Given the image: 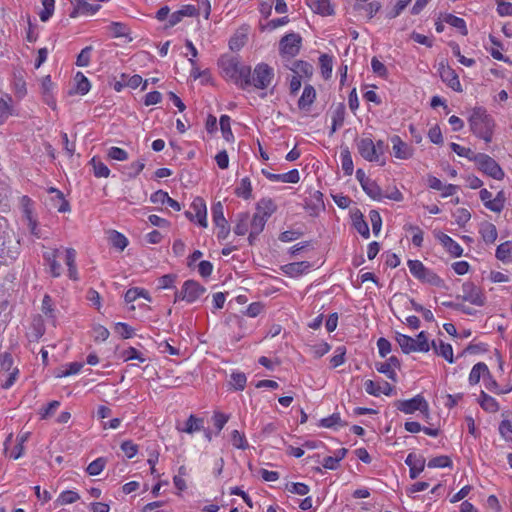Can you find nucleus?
Segmentation results:
<instances>
[{"label": "nucleus", "mask_w": 512, "mask_h": 512, "mask_svg": "<svg viewBox=\"0 0 512 512\" xmlns=\"http://www.w3.org/2000/svg\"><path fill=\"white\" fill-rule=\"evenodd\" d=\"M219 66L223 76L226 79L233 81L241 89H246L250 86L251 79L249 66L240 65L233 58H222L219 61Z\"/></svg>", "instance_id": "f257e3e1"}, {"label": "nucleus", "mask_w": 512, "mask_h": 512, "mask_svg": "<svg viewBox=\"0 0 512 512\" xmlns=\"http://www.w3.org/2000/svg\"><path fill=\"white\" fill-rule=\"evenodd\" d=\"M472 132L485 142H490L494 123L487 111L482 107H475L469 117Z\"/></svg>", "instance_id": "f03ea898"}, {"label": "nucleus", "mask_w": 512, "mask_h": 512, "mask_svg": "<svg viewBox=\"0 0 512 512\" xmlns=\"http://www.w3.org/2000/svg\"><path fill=\"white\" fill-rule=\"evenodd\" d=\"M358 153L369 162H378L384 154V142H373L371 138H361L356 142Z\"/></svg>", "instance_id": "7ed1b4c3"}, {"label": "nucleus", "mask_w": 512, "mask_h": 512, "mask_svg": "<svg viewBox=\"0 0 512 512\" xmlns=\"http://www.w3.org/2000/svg\"><path fill=\"white\" fill-rule=\"evenodd\" d=\"M274 78V70L265 63H259L255 66L253 72L250 71V86L256 89H267Z\"/></svg>", "instance_id": "20e7f679"}, {"label": "nucleus", "mask_w": 512, "mask_h": 512, "mask_svg": "<svg viewBox=\"0 0 512 512\" xmlns=\"http://www.w3.org/2000/svg\"><path fill=\"white\" fill-rule=\"evenodd\" d=\"M475 162L482 172L492 177L493 179L502 180L504 178V171L490 156L486 154H478L475 157Z\"/></svg>", "instance_id": "39448f33"}, {"label": "nucleus", "mask_w": 512, "mask_h": 512, "mask_svg": "<svg viewBox=\"0 0 512 512\" xmlns=\"http://www.w3.org/2000/svg\"><path fill=\"white\" fill-rule=\"evenodd\" d=\"M205 291L206 289L198 282L188 280L184 282L181 291L176 292L175 302L178 300H184L188 303H193L198 300L205 293Z\"/></svg>", "instance_id": "423d86ee"}, {"label": "nucleus", "mask_w": 512, "mask_h": 512, "mask_svg": "<svg viewBox=\"0 0 512 512\" xmlns=\"http://www.w3.org/2000/svg\"><path fill=\"white\" fill-rule=\"evenodd\" d=\"M302 38L297 33L285 35L279 42V51L283 57H295L301 48Z\"/></svg>", "instance_id": "0eeeda50"}, {"label": "nucleus", "mask_w": 512, "mask_h": 512, "mask_svg": "<svg viewBox=\"0 0 512 512\" xmlns=\"http://www.w3.org/2000/svg\"><path fill=\"white\" fill-rule=\"evenodd\" d=\"M408 267L410 273L421 281L432 285H438L441 282V279L434 272L427 269L419 260H409Z\"/></svg>", "instance_id": "6e6552de"}, {"label": "nucleus", "mask_w": 512, "mask_h": 512, "mask_svg": "<svg viewBox=\"0 0 512 512\" xmlns=\"http://www.w3.org/2000/svg\"><path fill=\"white\" fill-rule=\"evenodd\" d=\"M186 217L191 221H196L200 226L206 228L207 223V208L204 200L197 197L190 205V210L186 211Z\"/></svg>", "instance_id": "1a4fd4ad"}, {"label": "nucleus", "mask_w": 512, "mask_h": 512, "mask_svg": "<svg viewBox=\"0 0 512 512\" xmlns=\"http://www.w3.org/2000/svg\"><path fill=\"white\" fill-rule=\"evenodd\" d=\"M213 222L218 229L217 237L219 239H226L230 232V226L224 217V208L221 202H217L212 207Z\"/></svg>", "instance_id": "9d476101"}, {"label": "nucleus", "mask_w": 512, "mask_h": 512, "mask_svg": "<svg viewBox=\"0 0 512 512\" xmlns=\"http://www.w3.org/2000/svg\"><path fill=\"white\" fill-rule=\"evenodd\" d=\"M397 408L405 414H412L417 410L427 414L428 403L421 395H417L409 400L399 401Z\"/></svg>", "instance_id": "9b49d317"}, {"label": "nucleus", "mask_w": 512, "mask_h": 512, "mask_svg": "<svg viewBox=\"0 0 512 512\" xmlns=\"http://www.w3.org/2000/svg\"><path fill=\"white\" fill-rule=\"evenodd\" d=\"M438 73L443 82H445L451 89L457 92L462 91V86L456 72L447 64L441 62L439 64Z\"/></svg>", "instance_id": "f8f14e48"}, {"label": "nucleus", "mask_w": 512, "mask_h": 512, "mask_svg": "<svg viewBox=\"0 0 512 512\" xmlns=\"http://www.w3.org/2000/svg\"><path fill=\"white\" fill-rule=\"evenodd\" d=\"M392 153L397 159L407 160L414 154V149L404 142L398 135L391 137Z\"/></svg>", "instance_id": "ddd939ff"}, {"label": "nucleus", "mask_w": 512, "mask_h": 512, "mask_svg": "<svg viewBox=\"0 0 512 512\" xmlns=\"http://www.w3.org/2000/svg\"><path fill=\"white\" fill-rule=\"evenodd\" d=\"M462 298L463 300L476 305V306H483L485 303V297L477 286H475L473 283H465L462 287Z\"/></svg>", "instance_id": "4468645a"}, {"label": "nucleus", "mask_w": 512, "mask_h": 512, "mask_svg": "<svg viewBox=\"0 0 512 512\" xmlns=\"http://www.w3.org/2000/svg\"><path fill=\"white\" fill-rule=\"evenodd\" d=\"M405 464L409 466V475L411 479H416L425 468V458L414 453L408 454Z\"/></svg>", "instance_id": "2eb2a0df"}, {"label": "nucleus", "mask_w": 512, "mask_h": 512, "mask_svg": "<svg viewBox=\"0 0 512 512\" xmlns=\"http://www.w3.org/2000/svg\"><path fill=\"white\" fill-rule=\"evenodd\" d=\"M365 391L369 395L379 396L381 394L391 395L393 387L386 381L374 382L373 380H367L364 384Z\"/></svg>", "instance_id": "dca6fc26"}, {"label": "nucleus", "mask_w": 512, "mask_h": 512, "mask_svg": "<svg viewBox=\"0 0 512 512\" xmlns=\"http://www.w3.org/2000/svg\"><path fill=\"white\" fill-rule=\"evenodd\" d=\"M262 173L266 176L267 179L273 182H282V183H298L300 180L299 171L297 169H292L289 172L283 174H274L268 172L266 170H262Z\"/></svg>", "instance_id": "f3484780"}, {"label": "nucleus", "mask_w": 512, "mask_h": 512, "mask_svg": "<svg viewBox=\"0 0 512 512\" xmlns=\"http://www.w3.org/2000/svg\"><path fill=\"white\" fill-rule=\"evenodd\" d=\"M400 366L399 360L391 356L386 362L376 363L375 367L379 373L385 374L392 381L397 380L395 369Z\"/></svg>", "instance_id": "a211bd4d"}, {"label": "nucleus", "mask_w": 512, "mask_h": 512, "mask_svg": "<svg viewBox=\"0 0 512 512\" xmlns=\"http://www.w3.org/2000/svg\"><path fill=\"white\" fill-rule=\"evenodd\" d=\"M311 268V264L307 261L294 262L281 266V270L289 277H299L307 273Z\"/></svg>", "instance_id": "6ab92c4d"}, {"label": "nucleus", "mask_w": 512, "mask_h": 512, "mask_svg": "<svg viewBox=\"0 0 512 512\" xmlns=\"http://www.w3.org/2000/svg\"><path fill=\"white\" fill-rule=\"evenodd\" d=\"M54 85L49 75L45 76L41 80V93L44 102L50 106L53 110L56 109V100L53 96Z\"/></svg>", "instance_id": "aec40b11"}, {"label": "nucleus", "mask_w": 512, "mask_h": 512, "mask_svg": "<svg viewBox=\"0 0 512 512\" xmlns=\"http://www.w3.org/2000/svg\"><path fill=\"white\" fill-rule=\"evenodd\" d=\"M437 239L443 247L454 257H460L463 253L462 247L454 241L450 236L444 233H438Z\"/></svg>", "instance_id": "412c9836"}, {"label": "nucleus", "mask_w": 512, "mask_h": 512, "mask_svg": "<svg viewBox=\"0 0 512 512\" xmlns=\"http://www.w3.org/2000/svg\"><path fill=\"white\" fill-rule=\"evenodd\" d=\"M48 192L51 194L50 201L54 208L62 213L70 211V205L64 199V195L60 190L51 187L48 189Z\"/></svg>", "instance_id": "4be33fe9"}, {"label": "nucleus", "mask_w": 512, "mask_h": 512, "mask_svg": "<svg viewBox=\"0 0 512 512\" xmlns=\"http://www.w3.org/2000/svg\"><path fill=\"white\" fill-rule=\"evenodd\" d=\"M150 200L154 204H162V205L167 204L169 207H171L175 211L181 210L180 203L177 202L176 200L172 199L168 195V193L163 190H158V191L154 192L151 195Z\"/></svg>", "instance_id": "5701e85b"}, {"label": "nucleus", "mask_w": 512, "mask_h": 512, "mask_svg": "<svg viewBox=\"0 0 512 512\" xmlns=\"http://www.w3.org/2000/svg\"><path fill=\"white\" fill-rule=\"evenodd\" d=\"M58 254L59 249H52L43 254L44 260L48 264L49 271L53 277H59L61 275V265L57 261Z\"/></svg>", "instance_id": "b1692460"}, {"label": "nucleus", "mask_w": 512, "mask_h": 512, "mask_svg": "<svg viewBox=\"0 0 512 512\" xmlns=\"http://www.w3.org/2000/svg\"><path fill=\"white\" fill-rule=\"evenodd\" d=\"M306 3L313 12L323 16L332 15L334 12L330 0H306Z\"/></svg>", "instance_id": "393cba45"}, {"label": "nucleus", "mask_w": 512, "mask_h": 512, "mask_svg": "<svg viewBox=\"0 0 512 512\" xmlns=\"http://www.w3.org/2000/svg\"><path fill=\"white\" fill-rule=\"evenodd\" d=\"M479 233L486 244H493L498 236L496 226L490 222L481 223Z\"/></svg>", "instance_id": "a878e982"}, {"label": "nucleus", "mask_w": 512, "mask_h": 512, "mask_svg": "<svg viewBox=\"0 0 512 512\" xmlns=\"http://www.w3.org/2000/svg\"><path fill=\"white\" fill-rule=\"evenodd\" d=\"M91 0H74L75 10L72 13L74 16L76 13L92 15L100 9L99 4L90 3Z\"/></svg>", "instance_id": "bb28decb"}, {"label": "nucleus", "mask_w": 512, "mask_h": 512, "mask_svg": "<svg viewBox=\"0 0 512 512\" xmlns=\"http://www.w3.org/2000/svg\"><path fill=\"white\" fill-rule=\"evenodd\" d=\"M316 98V91L313 86L306 85L302 92V95L298 101V106L302 110H309Z\"/></svg>", "instance_id": "cd10ccee"}, {"label": "nucleus", "mask_w": 512, "mask_h": 512, "mask_svg": "<svg viewBox=\"0 0 512 512\" xmlns=\"http://www.w3.org/2000/svg\"><path fill=\"white\" fill-rule=\"evenodd\" d=\"M276 208L277 206L272 199L263 198L257 203L256 212L268 220L276 211Z\"/></svg>", "instance_id": "c85d7f7f"}, {"label": "nucleus", "mask_w": 512, "mask_h": 512, "mask_svg": "<svg viewBox=\"0 0 512 512\" xmlns=\"http://www.w3.org/2000/svg\"><path fill=\"white\" fill-rule=\"evenodd\" d=\"M203 423V419L197 418L194 415H190L185 423V427L181 428L177 426V430L187 434H193L203 429Z\"/></svg>", "instance_id": "c756f323"}, {"label": "nucleus", "mask_w": 512, "mask_h": 512, "mask_svg": "<svg viewBox=\"0 0 512 512\" xmlns=\"http://www.w3.org/2000/svg\"><path fill=\"white\" fill-rule=\"evenodd\" d=\"M249 222H250V227H251L250 234H249V240L251 241L252 238L256 237L263 231L265 224L267 222V219L264 218L263 216H261L260 214H258L257 212H255L252 220Z\"/></svg>", "instance_id": "7c9ffc66"}, {"label": "nucleus", "mask_w": 512, "mask_h": 512, "mask_svg": "<svg viewBox=\"0 0 512 512\" xmlns=\"http://www.w3.org/2000/svg\"><path fill=\"white\" fill-rule=\"evenodd\" d=\"M66 257L65 262L68 266V276L72 280H77V267H76V251L73 248H67L65 250Z\"/></svg>", "instance_id": "2f4dec72"}, {"label": "nucleus", "mask_w": 512, "mask_h": 512, "mask_svg": "<svg viewBox=\"0 0 512 512\" xmlns=\"http://www.w3.org/2000/svg\"><path fill=\"white\" fill-rule=\"evenodd\" d=\"M478 403L480 404L481 408L489 413H495L499 410V404L498 402L490 395L482 391L480 393Z\"/></svg>", "instance_id": "473e14b6"}, {"label": "nucleus", "mask_w": 512, "mask_h": 512, "mask_svg": "<svg viewBox=\"0 0 512 512\" xmlns=\"http://www.w3.org/2000/svg\"><path fill=\"white\" fill-rule=\"evenodd\" d=\"M489 375L488 367L485 363L479 362L475 364L469 374V382L471 385L477 384L481 377Z\"/></svg>", "instance_id": "72a5a7b5"}, {"label": "nucleus", "mask_w": 512, "mask_h": 512, "mask_svg": "<svg viewBox=\"0 0 512 512\" xmlns=\"http://www.w3.org/2000/svg\"><path fill=\"white\" fill-rule=\"evenodd\" d=\"M341 166L347 176H351L354 171V165L351 153L348 147H343L340 152Z\"/></svg>", "instance_id": "f704fd0d"}, {"label": "nucleus", "mask_w": 512, "mask_h": 512, "mask_svg": "<svg viewBox=\"0 0 512 512\" xmlns=\"http://www.w3.org/2000/svg\"><path fill=\"white\" fill-rule=\"evenodd\" d=\"M432 347L438 355L442 356L450 363L453 362V349L450 344L444 343L441 340L438 343L436 341H433Z\"/></svg>", "instance_id": "c9c22d12"}, {"label": "nucleus", "mask_w": 512, "mask_h": 512, "mask_svg": "<svg viewBox=\"0 0 512 512\" xmlns=\"http://www.w3.org/2000/svg\"><path fill=\"white\" fill-rule=\"evenodd\" d=\"M396 341L404 353L408 354L411 352H417L414 338L404 334L397 333Z\"/></svg>", "instance_id": "e433bc0d"}, {"label": "nucleus", "mask_w": 512, "mask_h": 512, "mask_svg": "<svg viewBox=\"0 0 512 512\" xmlns=\"http://www.w3.org/2000/svg\"><path fill=\"white\" fill-rule=\"evenodd\" d=\"M496 258L502 262L512 261V242L501 243L496 249Z\"/></svg>", "instance_id": "4c0bfd02"}, {"label": "nucleus", "mask_w": 512, "mask_h": 512, "mask_svg": "<svg viewBox=\"0 0 512 512\" xmlns=\"http://www.w3.org/2000/svg\"><path fill=\"white\" fill-rule=\"evenodd\" d=\"M250 217L248 213H240L237 215L236 224L234 226L235 234L243 236L248 232Z\"/></svg>", "instance_id": "58836bf2"}, {"label": "nucleus", "mask_w": 512, "mask_h": 512, "mask_svg": "<svg viewBox=\"0 0 512 512\" xmlns=\"http://www.w3.org/2000/svg\"><path fill=\"white\" fill-rule=\"evenodd\" d=\"M291 70L296 74L295 76L310 77L313 74V66L305 61H295Z\"/></svg>", "instance_id": "ea45409f"}, {"label": "nucleus", "mask_w": 512, "mask_h": 512, "mask_svg": "<svg viewBox=\"0 0 512 512\" xmlns=\"http://www.w3.org/2000/svg\"><path fill=\"white\" fill-rule=\"evenodd\" d=\"M362 189L366 192L368 196H370L372 199L380 200L382 198V191L381 188L378 186V184L372 180L369 179L368 181H365V184L362 186Z\"/></svg>", "instance_id": "a19ab883"}, {"label": "nucleus", "mask_w": 512, "mask_h": 512, "mask_svg": "<svg viewBox=\"0 0 512 512\" xmlns=\"http://www.w3.org/2000/svg\"><path fill=\"white\" fill-rule=\"evenodd\" d=\"M109 241L113 247L120 251H123L128 245V239L123 234L115 230L110 232Z\"/></svg>", "instance_id": "79ce46f5"}, {"label": "nucleus", "mask_w": 512, "mask_h": 512, "mask_svg": "<svg viewBox=\"0 0 512 512\" xmlns=\"http://www.w3.org/2000/svg\"><path fill=\"white\" fill-rule=\"evenodd\" d=\"M235 193L237 196L242 197L244 199H249L252 195V185L251 181L248 177L241 179L239 185L237 186Z\"/></svg>", "instance_id": "37998d69"}, {"label": "nucleus", "mask_w": 512, "mask_h": 512, "mask_svg": "<svg viewBox=\"0 0 512 512\" xmlns=\"http://www.w3.org/2000/svg\"><path fill=\"white\" fill-rule=\"evenodd\" d=\"M444 22L460 30L462 35H467L466 23L462 18L448 14L444 17Z\"/></svg>", "instance_id": "c03bdc74"}, {"label": "nucleus", "mask_w": 512, "mask_h": 512, "mask_svg": "<svg viewBox=\"0 0 512 512\" xmlns=\"http://www.w3.org/2000/svg\"><path fill=\"white\" fill-rule=\"evenodd\" d=\"M91 165L93 166L94 175L98 178H107L110 175V170L106 164L97 160L96 158H92Z\"/></svg>", "instance_id": "a18cd8bd"}, {"label": "nucleus", "mask_w": 512, "mask_h": 512, "mask_svg": "<svg viewBox=\"0 0 512 512\" xmlns=\"http://www.w3.org/2000/svg\"><path fill=\"white\" fill-rule=\"evenodd\" d=\"M75 81H76V92L85 95L90 90V82L89 80L83 75V73L78 72L75 75Z\"/></svg>", "instance_id": "49530a36"}, {"label": "nucleus", "mask_w": 512, "mask_h": 512, "mask_svg": "<svg viewBox=\"0 0 512 512\" xmlns=\"http://www.w3.org/2000/svg\"><path fill=\"white\" fill-rule=\"evenodd\" d=\"M321 74L325 79L330 78L332 73V58L327 54H323L319 58Z\"/></svg>", "instance_id": "de8ad7c7"}, {"label": "nucleus", "mask_w": 512, "mask_h": 512, "mask_svg": "<svg viewBox=\"0 0 512 512\" xmlns=\"http://www.w3.org/2000/svg\"><path fill=\"white\" fill-rule=\"evenodd\" d=\"M345 110L343 106L337 107L332 115V128L331 132L334 133L344 123Z\"/></svg>", "instance_id": "09e8293b"}, {"label": "nucleus", "mask_w": 512, "mask_h": 512, "mask_svg": "<svg viewBox=\"0 0 512 512\" xmlns=\"http://www.w3.org/2000/svg\"><path fill=\"white\" fill-rule=\"evenodd\" d=\"M231 443L237 449L245 450L248 447L245 435L238 430H233L231 432Z\"/></svg>", "instance_id": "8fccbe9b"}, {"label": "nucleus", "mask_w": 512, "mask_h": 512, "mask_svg": "<svg viewBox=\"0 0 512 512\" xmlns=\"http://www.w3.org/2000/svg\"><path fill=\"white\" fill-rule=\"evenodd\" d=\"M247 41V35L244 32H237L229 41L231 50H240Z\"/></svg>", "instance_id": "3c124183"}, {"label": "nucleus", "mask_w": 512, "mask_h": 512, "mask_svg": "<svg viewBox=\"0 0 512 512\" xmlns=\"http://www.w3.org/2000/svg\"><path fill=\"white\" fill-rule=\"evenodd\" d=\"M220 128L223 134V137L226 141H232L233 140V133L230 126V117L227 115H222L220 117Z\"/></svg>", "instance_id": "603ef678"}, {"label": "nucleus", "mask_w": 512, "mask_h": 512, "mask_svg": "<svg viewBox=\"0 0 512 512\" xmlns=\"http://www.w3.org/2000/svg\"><path fill=\"white\" fill-rule=\"evenodd\" d=\"M11 99L0 97V124H3L12 115Z\"/></svg>", "instance_id": "864d4df0"}, {"label": "nucleus", "mask_w": 512, "mask_h": 512, "mask_svg": "<svg viewBox=\"0 0 512 512\" xmlns=\"http://www.w3.org/2000/svg\"><path fill=\"white\" fill-rule=\"evenodd\" d=\"M247 378L242 372H236L231 374L230 384L235 390H243L246 386Z\"/></svg>", "instance_id": "5fc2aeb1"}, {"label": "nucleus", "mask_w": 512, "mask_h": 512, "mask_svg": "<svg viewBox=\"0 0 512 512\" xmlns=\"http://www.w3.org/2000/svg\"><path fill=\"white\" fill-rule=\"evenodd\" d=\"M54 0H42L43 9L39 13L41 21L46 22L53 14Z\"/></svg>", "instance_id": "6e6d98bb"}, {"label": "nucleus", "mask_w": 512, "mask_h": 512, "mask_svg": "<svg viewBox=\"0 0 512 512\" xmlns=\"http://www.w3.org/2000/svg\"><path fill=\"white\" fill-rule=\"evenodd\" d=\"M145 163L143 161L132 162L125 168V174L130 178H135L144 169Z\"/></svg>", "instance_id": "4d7b16f0"}, {"label": "nucleus", "mask_w": 512, "mask_h": 512, "mask_svg": "<svg viewBox=\"0 0 512 512\" xmlns=\"http://www.w3.org/2000/svg\"><path fill=\"white\" fill-rule=\"evenodd\" d=\"M417 352H428L430 345L425 332H420L414 339Z\"/></svg>", "instance_id": "13d9d810"}, {"label": "nucleus", "mask_w": 512, "mask_h": 512, "mask_svg": "<svg viewBox=\"0 0 512 512\" xmlns=\"http://www.w3.org/2000/svg\"><path fill=\"white\" fill-rule=\"evenodd\" d=\"M107 156L116 161H126L128 159V153L119 147H110L107 151Z\"/></svg>", "instance_id": "bf43d9fd"}, {"label": "nucleus", "mask_w": 512, "mask_h": 512, "mask_svg": "<svg viewBox=\"0 0 512 512\" xmlns=\"http://www.w3.org/2000/svg\"><path fill=\"white\" fill-rule=\"evenodd\" d=\"M13 367V359L10 354L4 353L0 356V374L11 372Z\"/></svg>", "instance_id": "052dcab7"}, {"label": "nucleus", "mask_w": 512, "mask_h": 512, "mask_svg": "<svg viewBox=\"0 0 512 512\" xmlns=\"http://www.w3.org/2000/svg\"><path fill=\"white\" fill-rule=\"evenodd\" d=\"M19 374L18 368H14L11 372L0 374V377H5L1 386L3 389H9L16 381Z\"/></svg>", "instance_id": "680f3d73"}, {"label": "nucleus", "mask_w": 512, "mask_h": 512, "mask_svg": "<svg viewBox=\"0 0 512 512\" xmlns=\"http://www.w3.org/2000/svg\"><path fill=\"white\" fill-rule=\"evenodd\" d=\"M105 467V460L103 458H98L92 461L88 467L87 472L92 476L99 475Z\"/></svg>", "instance_id": "e2e57ef3"}, {"label": "nucleus", "mask_w": 512, "mask_h": 512, "mask_svg": "<svg viewBox=\"0 0 512 512\" xmlns=\"http://www.w3.org/2000/svg\"><path fill=\"white\" fill-rule=\"evenodd\" d=\"M452 462L448 456H438L428 462L429 468H444L451 466Z\"/></svg>", "instance_id": "0e129e2a"}, {"label": "nucleus", "mask_w": 512, "mask_h": 512, "mask_svg": "<svg viewBox=\"0 0 512 512\" xmlns=\"http://www.w3.org/2000/svg\"><path fill=\"white\" fill-rule=\"evenodd\" d=\"M286 490L293 494L306 495L309 493V487L304 483H288Z\"/></svg>", "instance_id": "69168bd1"}, {"label": "nucleus", "mask_w": 512, "mask_h": 512, "mask_svg": "<svg viewBox=\"0 0 512 512\" xmlns=\"http://www.w3.org/2000/svg\"><path fill=\"white\" fill-rule=\"evenodd\" d=\"M496 4L500 16H512V3L505 0H496Z\"/></svg>", "instance_id": "338daca9"}, {"label": "nucleus", "mask_w": 512, "mask_h": 512, "mask_svg": "<svg viewBox=\"0 0 512 512\" xmlns=\"http://www.w3.org/2000/svg\"><path fill=\"white\" fill-rule=\"evenodd\" d=\"M499 432L501 436L507 440L512 439V421L503 420L499 425Z\"/></svg>", "instance_id": "774afa93"}]
</instances>
